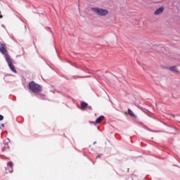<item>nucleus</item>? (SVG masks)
I'll return each instance as SVG.
<instances>
[{
  "mask_svg": "<svg viewBox=\"0 0 180 180\" xmlns=\"http://www.w3.org/2000/svg\"><path fill=\"white\" fill-rule=\"evenodd\" d=\"M28 86L32 92H34V94H40V92H41V87L40 85L34 81L30 82Z\"/></svg>",
  "mask_w": 180,
  "mask_h": 180,
  "instance_id": "f257e3e1",
  "label": "nucleus"
},
{
  "mask_svg": "<svg viewBox=\"0 0 180 180\" xmlns=\"http://www.w3.org/2000/svg\"><path fill=\"white\" fill-rule=\"evenodd\" d=\"M91 11L95 12V13L98 14V16H106L109 13L108 10H105L100 8H91Z\"/></svg>",
  "mask_w": 180,
  "mask_h": 180,
  "instance_id": "f03ea898",
  "label": "nucleus"
},
{
  "mask_svg": "<svg viewBox=\"0 0 180 180\" xmlns=\"http://www.w3.org/2000/svg\"><path fill=\"white\" fill-rule=\"evenodd\" d=\"M0 53L4 56L6 60H9L11 58V56H9V54L8 53V49H6V45L5 44H3L0 42Z\"/></svg>",
  "mask_w": 180,
  "mask_h": 180,
  "instance_id": "7ed1b4c3",
  "label": "nucleus"
},
{
  "mask_svg": "<svg viewBox=\"0 0 180 180\" xmlns=\"http://www.w3.org/2000/svg\"><path fill=\"white\" fill-rule=\"evenodd\" d=\"M6 174H12L13 172V163L8 162L7 163V167H6Z\"/></svg>",
  "mask_w": 180,
  "mask_h": 180,
  "instance_id": "20e7f679",
  "label": "nucleus"
},
{
  "mask_svg": "<svg viewBox=\"0 0 180 180\" xmlns=\"http://www.w3.org/2000/svg\"><path fill=\"white\" fill-rule=\"evenodd\" d=\"M6 61L8 63V67L11 70V71H13V72H15V74H16L17 71H16V69L15 68V65H13V63H12V60L9 58Z\"/></svg>",
  "mask_w": 180,
  "mask_h": 180,
  "instance_id": "39448f33",
  "label": "nucleus"
},
{
  "mask_svg": "<svg viewBox=\"0 0 180 180\" xmlns=\"http://www.w3.org/2000/svg\"><path fill=\"white\" fill-rule=\"evenodd\" d=\"M162 12H164V7H160L155 11V15H160V13H162Z\"/></svg>",
  "mask_w": 180,
  "mask_h": 180,
  "instance_id": "423d86ee",
  "label": "nucleus"
},
{
  "mask_svg": "<svg viewBox=\"0 0 180 180\" xmlns=\"http://www.w3.org/2000/svg\"><path fill=\"white\" fill-rule=\"evenodd\" d=\"M2 146H3V148H2L3 153H4V151H6L7 150H9V144L6 143H4Z\"/></svg>",
  "mask_w": 180,
  "mask_h": 180,
  "instance_id": "0eeeda50",
  "label": "nucleus"
},
{
  "mask_svg": "<svg viewBox=\"0 0 180 180\" xmlns=\"http://www.w3.org/2000/svg\"><path fill=\"white\" fill-rule=\"evenodd\" d=\"M103 119H105V116H103V115L100 116L98 118L96 119V120L95 122L96 124L101 123V122H102V120H103Z\"/></svg>",
  "mask_w": 180,
  "mask_h": 180,
  "instance_id": "6e6552de",
  "label": "nucleus"
},
{
  "mask_svg": "<svg viewBox=\"0 0 180 180\" xmlns=\"http://www.w3.org/2000/svg\"><path fill=\"white\" fill-rule=\"evenodd\" d=\"M167 70H169L170 71H172L173 72H179L178 70L176 69V66H172L167 68Z\"/></svg>",
  "mask_w": 180,
  "mask_h": 180,
  "instance_id": "1a4fd4ad",
  "label": "nucleus"
},
{
  "mask_svg": "<svg viewBox=\"0 0 180 180\" xmlns=\"http://www.w3.org/2000/svg\"><path fill=\"white\" fill-rule=\"evenodd\" d=\"M128 114L129 115V116H131L132 117H137L134 112H133V111L130 109H128Z\"/></svg>",
  "mask_w": 180,
  "mask_h": 180,
  "instance_id": "9d476101",
  "label": "nucleus"
},
{
  "mask_svg": "<svg viewBox=\"0 0 180 180\" xmlns=\"http://www.w3.org/2000/svg\"><path fill=\"white\" fill-rule=\"evenodd\" d=\"M87 106H88V103H86V102H84V101L81 102L82 109H85V108H86Z\"/></svg>",
  "mask_w": 180,
  "mask_h": 180,
  "instance_id": "9b49d317",
  "label": "nucleus"
},
{
  "mask_svg": "<svg viewBox=\"0 0 180 180\" xmlns=\"http://www.w3.org/2000/svg\"><path fill=\"white\" fill-rule=\"evenodd\" d=\"M38 98H39V99L44 100V99H46V95H44V94H39L38 95Z\"/></svg>",
  "mask_w": 180,
  "mask_h": 180,
  "instance_id": "f8f14e48",
  "label": "nucleus"
},
{
  "mask_svg": "<svg viewBox=\"0 0 180 180\" xmlns=\"http://www.w3.org/2000/svg\"><path fill=\"white\" fill-rule=\"evenodd\" d=\"M0 120H4V117L0 115Z\"/></svg>",
  "mask_w": 180,
  "mask_h": 180,
  "instance_id": "ddd939ff",
  "label": "nucleus"
},
{
  "mask_svg": "<svg viewBox=\"0 0 180 180\" xmlns=\"http://www.w3.org/2000/svg\"><path fill=\"white\" fill-rule=\"evenodd\" d=\"M2 18H4V16L1 15V11H0V19H2Z\"/></svg>",
  "mask_w": 180,
  "mask_h": 180,
  "instance_id": "4468645a",
  "label": "nucleus"
},
{
  "mask_svg": "<svg viewBox=\"0 0 180 180\" xmlns=\"http://www.w3.org/2000/svg\"><path fill=\"white\" fill-rule=\"evenodd\" d=\"M1 127H5V125H4V124H1Z\"/></svg>",
  "mask_w": 180,
  "mask_h": 180,
  "instance_id": "2eb2a0df",
  "label": "nucleus"
},
{
  "mask_svg": "<svg viewBox=\"0 0 180 180\" xmlns=\"http://www.w3.org/2000/svg\"><path fill=\"white\" fill-rule=\"evenodd\" d=\"M98 158H101V156L98 155Z\"/></svg>",
  "mask_w": 180,
  "mask_h": 180,
  "instance_id": "dca6fc26",
  "label": "nucleus"
}]
</instances>
